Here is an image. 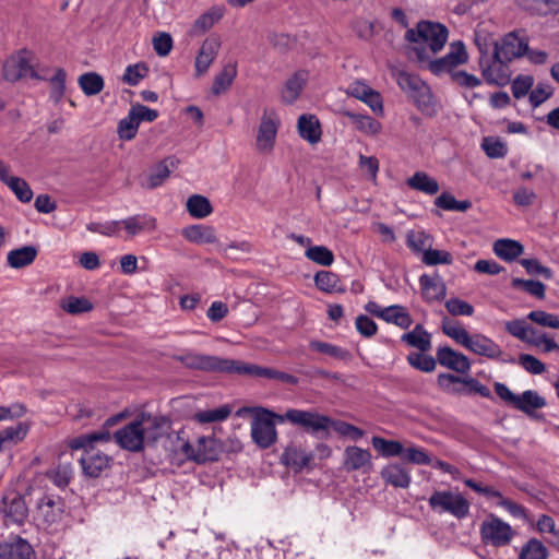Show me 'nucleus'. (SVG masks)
Returning a JSON list of instances; mask_svg holds the SVG:
<instances>
[{
  "label": "nucleus",
  "mask_w": 559,
  "mask_h": 559,
  "mask_svg": "<svg viewBox=\"0 0 559 559\" xmlns=\"http://www.w3.org/2000/svg\"><path fill=\"white\" fill-rule=\"evenodd\" d=\"M231 414L229 405H222L214 409L199 411L193 415V419L199 424L221 423L226 420Z\"/></svg>",
  "instance_id": "nucleus-42"
},
{
  "label": "nucleus",
  "mask_w": 559,
  "mask_h": 559,
  "mask_svg": "<svg viewBox=\"0 0 559 559\" xmlns=\"http://www.w3.org/2000/svg\"><path fill=\"white\" fill-rule=\"evenodd\" d=\"M134 237L141 233L152 231L156 228V219L147 214H136L120 221V229Z\"/></svg>",
  "instance_id": "nucleus-26"
},
{
  "label": "nucleus",
  "mask_w": 559,
  "mask_h": 559,
  "mask_svg": "<svg viewBox=\"0 0 559 559\" xmlns=\"http://www.w3.org/2000/svg\"><path fill=\"white\" fill-rule=\"evenodd\" d=\"M278 423H289L302 428L306 432L317 435L331 428L332 419L314 409H287L282 416H277Z\"/></svg>",
  "instance_id": "nucleus-4"
},
{
  "label": "nucleus",
  "mask_w": 559,
  "mask_h": 559,
  "mask_svg": "<svg viewBox=\"0 0 559 559\" xmlns=\"http://www.w3.org/2000/svg\"><path fill=\"white\" fill-rule=\"evenodd\" d=\"M403 457L408 461L409 463L417 464V465H430L431 459L429 454L421 448L416 447H409L404 449L403 448Z\"/></svg>",
  "instance_id": "nucleus-64"
},
{
  "label": "nucleus",
  "mask_w": 559,
  "mask_h": 559,
  "mask_svg": "<svg viewBox=\"0 0 559 559\" xmlns=\"http://www.w3.org/2000/svg\"><path fill=\"white\" fill-rule=\"evenodd\" d=\"M423 262L427 265L451 264L453 258L451 253L445 250L428 248L423 254Z\"/></svg>",
  "instance_id": "nucleus-62"
},
{
  "label": "nucleus",
  "mask_w": 559,
  "mask_h": 559,
  "mask_svg": "<svg viewBox=\"0 0 559 559\" xmlns=\"http://www.w3.org/2000/svg\"><path fill=\"white\" fill-rule=\"evenodd\" d=\"M147 73L148 68L145 63L139 62L130 64L126 68L122 80L128 85L135 86L147 75Z\"/></svg>",
  "instance_id": "nucleus-56"
},
{
  "label": "nucleus",
  "mask_w": 559,
  "mask_h": 559,
  "mask_svg": "<svg viewBox=\"0 0 559 559\" xmlns=\"http://www.w3.org/2000/svg\"><path fill=\"white\" fill-rule=\"evenodd\" d=\"M372 447L385 457L402 455L403 444L399 441L386 440L381 437H372Z\"/></svg>",
  "instance_id": "nucleus-49"
},
{
  "label": "nucleus",
  "mask_w": 559,
  "mask_h": 559,
  "mask_svg": "<svg viewBox=\"0 0 559 559\" xmlns=\"http://www.w3.org/2000/svg\"><path fill=\"white\" fill-rule=\"evenodd\" d=\"M463 384V378H460L452 373H440L437 378V384L438 386L451 394H462L463 388L457 386V384Z\"/></svg>",
  "instance_id": "nucleus-57"
},
{
  "label": "nucleus",
  "mask_w": 559,
  "mask_h": 559,
  "mask_svg": "<svg viewBox=\"0 0 559 559\" xmlns=\"http://www.w3.org/2000/svg\"><path fill=\"white\" fill-rule=\"evenodd\" d=\"M305 255L310 261L322 266H330L334 262L333 252L324 246H309Z\"/></svg>",
  "instance_id": "nucleus-50"
},
{
  "label": "nucleus",
  "mask_w": 559,
  "mask_h": 559,
  "mask_svg": "<svg viewBox=\"0 0 559 559\" xmlns=\"http://www.w3.org/2000/svg\"><path fill=\"white\" fill-rule=\"evenodd\" d=\"M401 341L423 353L431 348V334L421 324H416L412 331L404 333Z\"/></svg>",
  "instance_id": "nucleus-29"
},
{
  "label": "nucleus",
  "mask_w": 559,
  "mask_h": 559,
  "mask_svg": "<svg viewBox=\"0 0 559 559\" xmlns=\"http://www.w3.org/2000/svg\"><path fill=\"white\" fill-rule=\"evenodd\" d=\"M442 332L456 344L476 355L485 356L490 359H497L502 355L501 347L495 341L480 333L469 334L459 322L443 321Z\"/></svg>",
  "instance_id": "nucleus-3"
},
{
  "label": "nucleus",
  "mask_w": 559,
  "mask_h": 559,
  "mask_svg": "<svg viewBox=\"0 0 559 559\" xmlns=\"http://www.w3.org/2000/svg\"><path fill=\"white\" fill-rule=\"evenodd\" d=\"M176 359L188 368L202 371L231 373L234 365V359L203 355L191 350L177 355Z\"/></svg>",
  "instance_id": "nucleus-7"
},
{
  "label": "nucleus",
  "mask_w": 559,
  "mask_h": 559,
  "mask_svg": "<svg viewBox=\"0 0 559 559\" xmlns=\"http://www.w3.org/2000/svg\"><path fill=\"white\" fill-rule=\"evenodd\" d=\"M419 284L423 297L426 301L431 302L436 300H441L445 297V284L438 274H436L435 276L423 274L419 277Z\"/></svg>",
  "instance_id": "nucleus-24"
},
{
  "label": "nucleus",
  "mask_w": 559,
  "mask_h": 559,
  "mask_svg": "<svg viewBox=\"0 0 559 559\" xmlns=\"http://www.w3.org/2000/svg\"><path fill=\"white\" fill-rule=\"evenodd\" d=\"M0 181L4 183L22 203L32 201L34 193L26 180L9 174V166L0 159Z\"/></svg>",
  "instance_id": "nucleus-17"
},
{
  "label": "nucleus",
  "mask_w": 559,
  "mask_h": 559,
  "mask_svg": "<svg viewBox=\"0 0 559 559\" xmlns=\"http://www.w3.org/2000/svg\"><path fill=\"white\" fill-rule=\"evenodd\" d=\"M108 441H110V433L105 429L82 435L70 440L69 447L72 450L84 451L80 463L85 475L96 478L109 467L111 459L95 449V443H106Z\"/></svg>",
  "instance_id": "nucleus-2"
},
{
  "label": "nucleus",
  "mask_w": 559,
  "mask_h": 559,
  "mask_svg": "<svg viewBox=\"0 0 559 559\" xmlns=\"http://www.w3.org/2000/svg\"><path fill=\"white\" fill-rule=\"evenodd\" d=\"M548 549L537 538L528 539L522 547L519 559H547Z\"/></svg>",
  "instance_id": "nucleus-48"
},
{
  "label": "nucleus",
  "mask_w": 559,
  "mask_h": 559,
  "mask_svg": "<svg viewBox=\"0 0 559 559\" xmlns=\"http://www.w3.org/2000/svg\"><path fill=\"white\" fill-rule=\"evenodd\" d=\"M454 69L457 66L464 64L468 60L465 46L462 41H454L450 45L449 52L444 56Z\"/></svg>",
  "instance_id": "nucleus-63"
},
{
  "label": "nucleus",
  "mask_w": 559,
  "mask_h": 559,
  "mask_svg": "<svg viewBox=\"0 0 559 559\" xmlns=\"http://www.w3.org/2000/svg\"><path fill=\"white\" fill-rule=\"evenodd\" d=\"M224 15V9L221 7H212L210 10L201 14L193 23L192 32L201 35L214 26Z\"/></svg>",
  "instance_id": "nucleus-40"
},
{
  "label": "nucleus",
  "mask_w": 559,
  "mask_h": 559,
  "mask_svg": "<svg viewBox=\"0 0 559 559\" xmlns=\"http://www.w3.org/2000/svg\"><path fill=\"white\" fill-rule=\"evenodd\" d=\"M506 330L508 333H510L512 336L521 340L522 342H525L527 344L531 343L533 336L535 335V329L528 325L524 320L522 319H515L511 321H507L504 324Z\"/></svg>",
  "instance_id": "nucleus-45"
},
{
  "label": "nucleus",
  "mask_w": 559,
  "mask_h": 559,
  "mask_svg": "<svg viewBox=\"0 0 559 559\" xmlns=\"http://www.w3.org/2000/svg\"><path fill=\"white\" fill-rule=\"evenodd\" d=\"M257 415L251 423V437L262 449L271 447L277 437L274 419L277 414L262 407L255 408Z\"/></svg>",
  "instance_id": "nucleus-6"
},
{
  "label": "nucleus",
  "mask_w": 559,
  "mask_h": 559,
  "mask_svg": "<svg viewBox=\"0 0 559 559\" xmlns=\"http://www.w3.org/2000/svg\"><path fill=\"white\" fill-rule=\"evenodd\" d=\"M342 115L347 117L356 129L367 135H377L381 132L382 124L370 116L343 110Z\"/></svg>",
  "instance_id": "nucleus-33"
},
{
  "label": "nucleus",
  "mask_w": 559,
  "mask_h": 559,
  "mask_svg": "<svg viewBox=\"0 0 559 559\" xmlns=\"http://www.w3.org/2000/svg\"><path fill=\"white\" fill-rule=\"evenodd\" d=\"M436 356L440 366L453 370L457 373L464 374L471 370L472 365L468 357L449 346L438 347Z\"/></svg>",
  "instance_id": "nucleus-18"
},
{
  "label": "nucleus",
  "mask_w": 559,
  "mask_h": 559,
  "mask_svg": "<svg viewBox=\"0 0 559 559\" xmlns=\"http://www.w3.org/2000/svg\"><path fill=\"white\" fill-rule=\"evenodd\" d=\"M66 76H67V74H66L64 70L58 69V70H56L55 74L50 79V85H51L50 98L56 104H58L64 95Z\"/></svg>",
  "instance_id": "nucleus-61"
},
{
  "label": "nucleus",
  "mask_w": 559,
  "mask_h": 559,
  "mask_svg": "<svg viewBox=\"0 0 559 559\" xmlns=\"http://www.w3.org/2000/svg\"><path fill=\"white\" fill-rule=\"evenodd\" d=\"M297 130L299 136L311 145L321 141V123L314 115L304 114L299 116L297 121Z\"/></svg>",
  "instance_id": "nucleus-22"
},
{
  "label": "nucleus",
  "mask_w": 559,
  "mask_h": 559,
  "mask_svg": "<svg viewBox=\"0 0 559 559\" xmlns=\"http://www.w3.org/2000/svg\"><path fill=\"white\" fill-rule=\"evenodd\" d=\"M527 319L540 326L559 330V314L534 310L527 314Z\"/></svg>",
  "instance_id": "nucleus-58"
},
{
  "label": "nucleus",
  "mask_w": 559,
  "mask_h": 559,
  "mask_svg": "<svg viewBox=\"0 0 559 559\" xmlns=\"http://www.w3.org/2000/svg\"><path fill=\"white\" fill-rule=\"evenodd\" d=\"M86 229L107 237L118 236L120 233V221L91 222L86 225Z\"/></svg>",
  "instance_id": "nucleus-59"
},
{
  "label": "nucleus",
  "mask_w": 559,
  "mask_h": 559,
  "mask_svg": "<svg viewBox=\"0 0 559 559\" xmlns=\"http://www.w3.org/2000/svg\"><path fill=\"white\" fill-rule=\"evenodd\" d=\"M314 284L321 292L328 294L344 293L345 287L337 274L331 271H319L314 275Z\"/></svg>",
  "instance_id": "nucleus-36"
},
{
  "label": "nucleus",
  "mask_w": 559,
  "mask_h": 559,
  "mask_svg": "<svg viewBox=\"0 0 559 559\" xmlns=\"http://www.w3.org/2000/svg\"><path fill=\"white\" fill-rule=\"evenodd\" d=\"M346 94L364 102L374 114L383 115V102L380 93L364 81L352 82L346 88Z\"/></svg>",
  "instance_id": "nucleus-15"
},
{
  "label": "nucleus",
  "mask_w": 559,
  "mask_h": 559,
  "mask_svg": "<svg viewBox=\"0 0 559 559\" xmlns=\"http://www.w3.org/2000/svg\"><path fill=\"white\" fill-rule=\"evenodd\" d=\"M308 78L309 74L305 70H299L290 75L281 90L282 102L288 105L295 103L302 92Z\"/></svg>",
  "instance_id": "nucleus-23"
},
{
  "label": "nucleus",
  "mask_w": 559,
  "mask_h": 559,
  "mask_svg": "<svg viewBox=\"0 0 559 559\" xmlns=\"http://www.w3.org/2000/svg\"><path fill=\"white\" fill-rule=\"evenodd\" d=\"M181 453L198 463L216 461L221 453L219 442L212 437H200L194 444L186 441L180 447Z\"/></svg>",
  "instance_id": "nucleus-10"
},
{
  "label": "nucleus",
  "mask_w": 559,
  "mask_h": 559,
  "mask_svg": "<svg viewBox=\"0 0 559 559\" xmlns=\"http://www.w3.org/2000/svg\"><path fill=\"white\" fill-rule=\"evenodd\" d=\"M138 421H141V427L144 430V439L146 441H156L164 433L166 419L164 417L151 416L142 414Z\"/></svg>",
  "instance_id": "nucleus-37"
},
{
  "label": "nucleus",
  "mask_w": 559,
  "mask_h": 559,
  "mask_svg": "<svg viewBox=\"0 0 559 559\" xmlns=\"http://www.w3.org/2000/svg\"><path fill=\"white\" fill-rule=\"evenodd\" d=\"M116 442L124 450L138 452L143 449L145 439L141 421L134 420L117 430L114 435Z\"/></svg>",
  "instance_id": "nucleus-13"
},
{
  "label": "nucleus",
  "mask_w": 559,
  "mask_h": 559,
  "mask_svg": "<svg viewBox=\"0 0 559 559\" xmlns=\"http://www.w3.org/2000/svg\"><path fill=\"white\" fill-rule=\"evenodd\" d=\"M61 514V502L50 496L43 497L37 503V519L45 524H51L58 521Z\"/></svg>",
  "instance_id": "nucleus-30"
},
{
  "label": "nucleus",
  "mask_w": 559,
  "mask_h": 559,
  "mask_svg": "<svg viewBox=\"0 0 559 559\" xmlns=\"http://www.w3.org/2000/svg\"><path fill=\"white\" fill-rule=\"evenodd\" d=\"M139 126L138 120L132 115L131 110H129L128 116L121 119L118 124V134L120 139L127 141L132 140L136 135Z\"/></svg>",
  "instance_id": "nucleus-60"
},
{
  "label": "nucleus",
  "mask_w": 559,
  "mask_h": 559,
  "mask_svg": "<svg viewBox=\"0 0 559 559\" xmlns=\"http://www.w3.org/2000/svg\"><path fill=\"white\" fill-rule=\"evenodd\" d=\"M61 308L71 314L88 312L93 309L92 302L85 297L70 296L62 300Z\"/></svg>",
  "instance_id": "nucleus-53"
},
{
  "label": "nucleus",
  "mask_w": 559,
  "mask_h": 559,
  "mask_svg": "<svg viewBox=\"0 0 559 559\" xmlns=\"http://www.w3.org/2000/svg\"><path fill=\"white\" fill-rule=\"evenodd\" d=\"M396 83L400 88L413 99L428 85L418 75L406 71L396 73Z\"/></svg>",
  "instance_id": "nucleus-32"
},
{
  "label": "nucleus",
  "mask_w": 559,
  "mask_h": 559,
  "mask_svg": "<svg viewBox=\"0 0 559 559\" xmlns=\"http://www.w3.org/2000/svg\"><path fill=\"white\" fill-rule=\"evenodd\" d=\"M423 68L428 69L435 75H442L444 73H449L452 75V72H456L454 67L451 66V62L443 56L442 58L435 59V57H430L427 60L419 61Z\"/></svg>",
  "instance_id": "nucleus-54"
},
{
  "label": "nucleus",
  "mask_w": 559,
  "mask_h": 559,
  "mask_svg": "<svg viewBox=\"0 0 559 559\" xmlns=\"http://www.w3.org/2000/svg\"><path fill=\"white\" fill-rule=\"evenodd\" d=\"M448 28L437 22L421 21L415 28L407 29L405 38L413 44L412 51L419 62L435 57L448 40Z\"/></svg>",
  "instance_id": "nucleus-1"
},
{
  "label": "nucleus",
  "mask_w": 559,
  "mask_h": 559,
  "mask_svg": "<svg viewBox=\"0 0 559 559\" xmlns=\"http://www.w3.org/2000/svg\"><path fill=\"white\" fill-rule=\"evenodd\" d=\"M38 254L35 246H23L8 252L7 263L12 269H22L31 265Z\"/></svg>",
  "instance_id": "nucleus-28"
},
{
  "label": "nucleus",
  "mask_w": 559,
  "mask_h": 559,
  "mask_svg": "<svg viewBox=\"0 0 559 559\" xmlns=\"http://www.w3.org/2000/svg\"><path fill=\"white\" fill-rule=\"evenodd\" d=\"M429 507L438 513H449L457 520L469 514L471 503L460 492L435 490L428 499Z\"/></svg>",
  "instance_id": "nucleus-5"
},
{
  "label": "nucleus",
  "mask_w": 559,
  "mask_h": 559,
  "mask_svg": "<svg viewBox=\"0 0 559 559\" xmlns=\"http://www.w3.org/2000/svg\"><path fill=\"white\" fill-rule=\"evenodd\" d=\"M3 75L5 80L14 82L21 78H37L36 72L31 63L28 52H22L11 57L3 64Z\"/></svg>",
  "instance_id": "nucleus-16"
},
{
  "label": "nucleus",
  "mask_w": 559,
  "mask_h": 559,
  "mask_svg": "<svg viewBox=\"0 0 559 559\" xmlns=\"http://www.w3.org/2000/svg\"><path fill=\"white\" fill-rule=\"evenodd\" d=\"M79 85L86 96L97 95L104 88V80L96 72L80 75Z\"/></svg>",
  "instance_id": "nucleus-47"
},
{
  "label": "nucleus",
  "mask_w": 559,
  "mask_h": 559,
  "mask_svg": "<svg viewBox=\"0 0 559 559\" xmlns=\"http://www.w3.org/2000/svg\"><path fill=\"white\" fill-rule=\"evenodd\" d=\"M237 75V69L235 64H226L222 71L215 76L212 92L215 95H219L226 92L233 84L235 78Z\"/></svg>",
  "instance_id": "nucleus-43"
},
{
  "label": "nucleus",
  "mask_w": 559,
  "mask_h": 559,
  "mask_svg": "<svg viewBox=\"0 0 559 559\" xmlns=\"http://www.w3.org/2000/svg\"><path fill=\"white\" fill-rule=\"evenodd\" d=\"M344 467L347 471H358L371 465V453L359 447H347L344 452Z\"/></svg>",
  "instance_id": "nucleus-27"
},
{
  "label": "nucleus",
  "mask_w": 559,
  "mask_h": 559,
  "mask_svg": "<svg viewBox=\"0 0 559 559\" xmlns=\"http://www.w3.org/2000/svg\"><path fill=\"white\" fill-rule=\"evenodd\" d=\"M276 372L277 370L273 368L261 367L254 364L242 362L235 359L231 368V373L246 374L252 378H265L271 380L276 379Z\"/></svg>",
  "instance_id": "nucleus-35"
},
{
  "label": "nucleus",
  "mask_w": 559,
  "mask_h": 559,
  "mask_svg": "<svg viewBox=\"0 0 559 559\" xmlns=\"http://www.w3.org/2000/svg\"><path fill=\"white\" fill-rule=\"evenodd\" d=\"M479 533L484 544L495 547L509 545L514 536V531L510 524L493 514H489L481 523Z\"/></svg>",
  "instance_id": "nucleus-9"
},
{
  "label": "nucleus",
  "mask_w": 559,
  "mask_h": 559,
  "mask_svg": "<svg viewBox=\"0 0 559 559\" xmlns=\"http://www.w3.org/2000/svg\"><path fill=\"white\" fill-rule=\"evenodd\" d=\"M382 320L395 324L401 329H408L413 324V319L405 307L400 305H391L384 308Z\"/></svg>",
  "instance_id": "nucleus-39"
},
{
  "label": "nucleus",
  "mask_w": 559,
  "mask_h": 559,
  "mask_svg": "<svg viewBox=\"0 0 559 559\" xmlns=\"http://www.w3.org/2000/svg\"><path fill=\"white\" fill-rule=\"evenodd\" d=\"M221 48V39L218 36L207 37L201 45L199 53L195 57V73L202 75L213 63Z\"/></svg>",
  "instance_id": "nucleus-19"
},
{
  "label": "nucleus",
  "mask_w": 559,
  "mask_h": 559,
  "mask_svg": "<svg viewBox=\"0 0 559 559\" xmlns=\"http://www.w3.org/2000/svg\"><path fill=\"white\" fill-rule=\"evenodd\" d=\"M182 236L190 242L204 245L217 242L215 229L205 225H191L182 230Z\"/></svg>",
  "instance_id": "nucleus-31"
},
{
  "label": "nucleus",
  "mask_w": 559,
  "mask_h": 559,
  "mask_svg": "<svg viewBox=\"0 0 559 559\" xmlns=\"http://www.w3.org/2000/svg\"><path fill=\"white\" fill-rule=\"evenodd\" d=\"M508 62L504 59L497 58L496 51H493L491 57H481L479 66L487 83L496 85L507 84L510 81Z\"/></svg>",
  "instance_id": "nucleus-11"
},
{
  "label": "nucleus",
  "mask_w": 559,
  "mask_h": 559,
  "mask_svg": "<svg viewBox=\"0 0 559 559\" xmlns=\"http://www.w3.org/2000/svg\"><path fill=\"white\" fill-rule=\"evenodd\" d=\"M513 288H522L527 294L543 299L545 297V285L539 281L513 278L511 282Z\"/></svg>",
  "instance_id": "nucleus-55"
},
{
  "label": "nucleus",
  "mask_w": 559,
  "mask_h": 559,
  "mask_svg": "<svg viewBox=\"0 0 559 559\" xmlns=\"http://www.w3.org/2000/svg\"><path fill=\"white\" fill-rule=\"evenodd\" d=\"M281 119L275 110L265 109L261 116L255 136V148L261 154H270L275 146Z\"/></svg>",
  "instance_id": "nucleus-8"
},
{
  "label": "nucleus",
  "mask_w": 559,
  "mask_h": 559,
  "mask_svg": "<svg viewBox=\"0 0 559 559\" xmlns=\"http://www.w3.org/2000/svg\"><path fill=\"white\" fill-rule=\"evenodd\" d=\"M416 108L427 117L437 115V103L429 86L424 88L415 98L412 99Z\"/></svg>",
  "instance_id": "nucleus-46"
},
{
  "label": "nucleus",
  "mask_w": 559,
  "mask_h": 559,
  "mask_svg": "<svg viewBox=\"0 0 559 559\" xmlns=\"http://www.w3.org/2000/svg\"><path fill=\"white\" fill-rule=\"evenodd\" d=\"M313 455L305 451L300 445L290 444L282 453L281 461L284 465L299 472L307 467Z\"/></svg>",
  "instance_id": "nucleus-25"
},
{
  "label": "nucleus",
  "mask_w": 559,
  "mask_h": 559,
  "mask_svg": "<svg viewBox=\"0 0 559 559\" xmlns=\"http://www.w3.org/2000/svg\"><path fill=\"white\" fill-rule=\"evenodd\" d=\"M187 210L192 217L204 218L212 213L213 207L207 198L193 194L187 201Z\"/></svg>",
  "instance_id": "nucleus-44"
},
{
  "label": "nucleus",
  "mask_w": 559,
  "mask_h": 559,
  "mask_svg": "<svg viewBox=\"0 0 559 559\" xmlns=\"http://www.w3.org/2000/svg\"><path fill=\"white\" fill-rule=\"evenodd\" d=\"M380 475L386 484L396 488H408L412 483L411 471L400 463L385 465Z\"/></svg>",
  "instance_id": "nucleus-21"
},
{
  "label": "nucleus",
  "mask_w": 559,
  "mask_h": 559,
  "mask_svg": "<svg viewBox=\"0 0 559 559\" xmlns=\"http://www.w3.org/2000/svg\"><path fill=\"white\" fill-rule=\"evenodd\" d=\"M32 545L22 537H13L0 544V559H33Z\"/></svg>",
  "instance_id": "nucleus-20"
},
{
  "label": "nucleus",
  "mask_w": 559,
  "mask_h": 559,
  "mask_svg": "<svg viewBox=\"0 0 559 559\" xmlns=\"http://www.w3.org/2000/svg\"><path fill=\"white\" fill-rule=\"evenodd\" d=\"M406 360L411 367L423 372H432L438 364L437 357L425 355L423 352L408 354Z\"/></svg>",
  "instance_id": "nucleus-51"
},
{
  "label": "nucleus",
  "mask_w": 559,
  "mask_h": 559,
  "mask_svg": "<svg viewBox=\"0 0 559 559\" xmlns=\"http://www.w3.org/2000/svg\"><path fill=\"white\" fill-rule=\"evenodd\" d=\"M527 40L525 37L519 36L518 33L511 32L503 36L500 44H496V57L511 61L522 57L527 50Z\"/></svg>",
  "instance_id": "nucleus-14"
},
{
  "label": "nucleus",
  "mask_w": 559,
  "mask_h": 559,
  "mask_svg": "<svg viewBox=\"0 0 559 559\" xmlns=\"http://www.w3.org/2000/svg\"><path fill=\"white\" fill-rule=\"evenodd\" d=\"M492 249L498 258L508 262L514 261L524 252L521 242L509 238L496 240Z\"/></svg>",
  "instance_id": "nucleus-34"
},
{
  "label": "nucleus",
  "mask_w": 559,
  "mask_h": 559,
  "mask_svg": "<svg viewBox=\"0 0 559 559\" xmlns=\"http://www.w3.org/2000/svg\"><path fill=\"white\" fill-rule=\"evenodd\" d=\"M546 401L536 391L527 390L518 395L514 407L525 414H532L535 409L543 408Z\"/></svg>",
  "instance_id": "nucleus-41"
},
{
  "label": "nucleus",
  "mask_w": 559,
  "mask_h": 559,
  "mask_svg": "<svg viewBox=\"0 0 559 559\" xmlns=\"http://www.w3.org/2000/svg\"><path fill=\"white\" fill-rule=\"evenodd\" d=\"M406 183L409 188L428 195H435L439 191L438 181L425 171H416Z\"/></svg>",
  "instance_id": "nucleus-38"
},
{
  "label": "nucleus",
  "mask_w": 559,
  "mask_h": 559,
  "mask_svg": "<svg viewBox=\"0 0 559 559\" xmlns=\"http://www.w3.org/2000/svg\"><path fill=\"white\" fill-rule=\"evenodd\" d=\"M0 512L3 513L7 523L21 525L28 515L24 499L15 491L7 492L0 502Z\"/></svg>",
  "instance_id": "nucleus-12"
},
{
  "label": "nucleus",
  "mask_w": 559,
  "mask_h": 559,
  "mask_svg": "<svg viewBox=\"0 0 559 559\" xmlns=\"http://www.w3.org/2000/svg\"><path fill=\"white\" fill-rule=\"evenodd\" d=\"M27 430V426L22 423L2 429L0 431V450H2L7 443H17L22 441L26 437Z\"/></svg>",
  "instance_id": "nucleus-52"
}]
</instances>
